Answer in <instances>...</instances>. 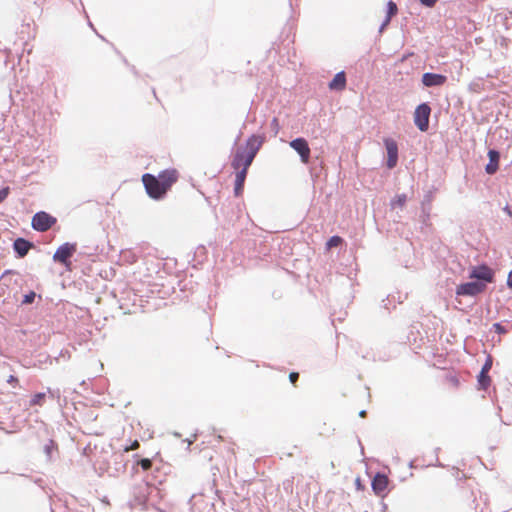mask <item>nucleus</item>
<instances>
[{
    "label": "nucleus",
    "instance_id": "f257e3e1",
    "mask_svg": "<svg viewBox=\"0 0 512 512\" xmlns=\"http://www.w3.org/2000/svg\"><path fill=\"white\" fill-rule=\"evenodd\" d=\"M178 179L179 172L175 168L163 170L157 176L150 173L142 175L146 193L154 200L163 199Z\"/></svg>",
    "mask_w": 512,
    "mask_h": 512
},
{
    "label": "nucleus",
    "instance_id": "f03ea898",
    "mask_svg": "<svg viewBox=\"0 0 512 512\" xmlns=\"http://www.w3.org/2000/svg\"><path fill=\"white\" fill-rule=\"evenodd\" d=\"M264 143V136L251 135L245 144V147L238 148L233 155L231 166L234 170L245 168L248 170L256 154Z\"/></svg>",
    "mask_w": 512,
    "mask_h": 512
},
{
    "label": "nucleus",
    "instance_id": "7ed1b4c3",
    "mask_svg": "<svg viewBox=\"0 0 512 512\" xmlns=\"http://www.w3.org/2000/svg\"><path fill=\"white\" fill-rule=\"evenodd\" d=\"M76 243L66 242L58 247L53 255V260L63 264L68 270H71V261L69 260L76 252Z\"/></svg>",
    "mask_w": 512,
    "mask_h": 512
},
{
    "label": "nucleus",
    "instance_id": "20e7f679",
    "mask_svg": "<svg viewBox=\"0 0 512 512\" xmlns=\"http://www.w3.org/2000/svg\"><path fill=\"white\" fill-rule=\"evenodd\" d=\"M431 108L428 104L423 103L417 106L414 112V123L418 129L425 132L429 128Z\"/></svg>",
    "mask_w": 512,
    "mask_h": 512
},
{
    "label": "nucleus",
    "instance_id": "39448f33",
    "mask_svg": "<svg viewBox=\"0 0 512 512\" xmlns=\"http://www.w3.org/2000/svg\"><path fill=\"white\" fill-rule=\"evenodd\" d=\"M56 218L48 214L47 212H37L32 218V227L39 232H45L49 230L55 223Z\"/></svg>",
    "mask_w": 512,
    "mask_h": 512
},
{
    "label": "nucleus",
    "instance_id": "423d86ee",
    "mask_svg": "<svg viewBox=\"0 0 512 512\" xmlns=\"http://www.w3.org/2000/svg\"><path fill=\"white\" fill-rule=\"evenodd\" d=\"M486 288L483 282H467L457 286L456 294L459 296H476Z\"/></svg>",
    "mask_w": 512,
    "mask_h": 512
},
{
    "label": "nucleus",
    "instance_id": "0eeeda50",
    "mask_svg": "<svg viewBox=\"0 0 512 512\" xmlns=\"http://www.w3.org/2000/svg\"><path fill=\"white\" fill-rule=\"evenodd\" d=\"M389 478L383 473H377L371 482L372 490L378 497L384 498L388 492Z\"/></svg>",
    "mask_w": 512,
    "mask_h": 512
},
{
    "label": "nucleus",
    "instance_id": "6e6552de",
    "mask_svg": "<svg viewBox=\"0 0 512 512\" xmlns=\"http://www.w3.org/2000/svg\"><path fill=\"white\" fill-rule=\"evenodd\" d=\"M290 146L300 155L301 161L304 164L309 163L311 151L306 139L296 138L290 142Z\"/></svg>",
    "mask_w": 512,
    "mask_h": 512
},
{
    "label": "nucleus",
    "instance_id": "1a4fd4ad",
    "mask_svg": "<svg viewBox=\"0 0 512 512\" xmlns=\"http://www.w3.org/2000/svg\"><path fill=\"white\" fill-rule=\"evenodd\" d=\"M384 145L387 151V167L393 169L398 162V145L391 138H385Z\"/></svg>",
    "mask_w": 512,
    "mask_h": 512
},
{
    "label": "nucleus",
    "instance_id": "9d476101",
    "mask_svg": "<svg viewBox=\"0 0 512 512\" xmlns=\"http://www.w3.org/2000/svg\"><path fill=\"white\" fill-rule=\"evenodd\" d=\"M469 277L472 279L482 280L486 283H491L494 279V273L488 266L481 265L473 267Z\"/></svg>",
    "mask_w": 512,
    "mask_h": 512
},
{
    "label": "nucleus",
    "instance_id": "9b49d317",
    "mask_svg": "<svg viewBox=\"0 0 512 512\" xmlns=\"http://www.w3.org/2000/svg\"><path fill=\"white\" fill-rule=\"evenodd\" d=\"M447 77L442 74L424 73L422 83L426 87L442 86L446 83Z\"/></svg>",
    "mask_w": 512,
    "mask_h": 512
},
{
    "label": "nucleus",
    "instance_id": "f8f14e48",
    "mask_svg": "<svg viewBox=\"0 0 512 512\" xmlns=\"http://www.w3.org/2000/svg\"><path fill=\"white\" fill-rule=\"evenodd\" d=\"M488 158H489V162L485 167V171L487 174L493 175L497 172V170L499 168L500 154L496 150H489Z\"/></svg>",
    "mask_w": 512,
    "mask_h": 512
},
{
    "label": "nucleus",
    "instance_id": "ddd939ff",
    "mask_svg": "<svg viewBox=\"0 0 512 512\" xmlns=\"http://www.w3.org/2000/svg\"><path fill=\"white\" fill-rule=\"evenodd\" d=\"M330 90L342 91L346 87V75L341 71L337 73L328 85Z\"/></svg>",
    "mask_w": 512,
    "mask_h": 512
},
{
    "label": "nucleus",
    "instance_id": "4468645a",
    "mask_svg": "<svg viewBox=\"0 0 512 512\" xmlns=\"http://www.w3.org/2000/svg\"><path fill=\"white\" fill-rule=\"evenodd\" d=\"M247 171L248 170H245V168H242L241 170H235L234 192L236 196H239L243 191Z\"/></svg>",
    "mask_w": 512,
    "mask_h": 512
},
{
    "label": "nucleus",
    "instance_id": "2eb2a0df",
    "mask_svg": "<svg viewBox=\"0 0 512 512\" xmlns=\"http://www.w3.org/2000/svg\"><path fill=\"white\" fill-rule=\"evenodd\" d=\"M13 247L20 257H24L31 248V243L23 238H18L14 241Z\"/></svg>",
    "mask_w": 512,
    "mask_h": 512
},
{
    "label": "nucleus",
    "instance_id": "dca6fc26",
    "mask_svg": "<svg viewBox=\"0 0 512 512\" xmlns=\"http://www.w3.org/2000/svg\"><path fill=\"white\" fill-rule=\"evenodd\" d=\"M46 400V394L39 392L32 396L30 400V407L34 406H42L45 403Z\"/></svg>",
    "mask_w": 512,
    "mask_h": 512
},
{
    "label": "nucleus",
    "instance_id": "f3484780",
    "mask_svg": "<svg viewBox=\"0 0 512 512\" xmlns=\"http://www.w3.org/2000/svg\"><path fill=\"white\" fill-rule=\"evenodd\" d=\"M491 384V378L488 373H484L480 371L478 375V385L482 389H487Z\"/></svg>",
    "mask_w": 512,
    "mask_h": 512
},
{
    "label": "nucleus",
    "instance_id": "a211bd4d",
    "mask_svg": "<svg viewBox=\"0 0 512 512\" xmlns=\"http://www.w3.org/2000/svg\"><path fill=\"white\" fill-rule=\"evenodd\" d=\"M387 6H388V11H387V17H386V20H385V22H384V24H383L384 26H385V25H387V24L390 22L391 18H392L394 15H396V14H397V12H398V8H397V5H396V3H395V2H393V1H389V2H388V4H387Z\"/></svg>",
    "mask_w": 512,
    "mask_h": 512
},
{
    "label": "nucleus",
    "instance_id": "6ab92c4d",
    "mask_svg": "<svg viewBox=\"0 0 512 512\" xmlns=\"http://www.w3.org/2000/svg\"><path fill=\"white\" fill-rule=\"evenodd\" d=\"M406 201H407V197L405 194L397 195L392 200L391 206H392V208H396V207L403 208L404 205L406 204Z\"/></svg>",
    "mask_w": 512,
    "mask_h": 512
},
{
    "label": "nucleus",
    "instance_id": "aec40b11",
    "mask_svg": "<svg viewBox=\"0 0 512 512\" xmlns=\"http://www.w3.org/2000/svg\"><path fill=\"white\" fill-rule=\"evenodd\" d=\"M342 243V238L339 236H332L327 242V248L338 247Z\"/></svg>",
    "mask_w": 512,
    "mask_h": 512
},
{
    "label": "nucleus",
    "instance_id": "412c9836",
    "mask_svg": "<svg viewBox=\"0 0 512 512\" xmlns=\"http://www.w3.org/2000/svg\"><path fill=\"white\" fill-rule=\"evenodd\" d=\"M138 465H140L144 471H148L152 467V461L148 458H143L138 462Z\"/></svg>",
    "mask_w": 512,
    "mask_h": 512
},
{
    "label": "nucleus",
    "instance_id": "4be33fe9",
    "mask_svg": "<svg viewBox=\"0 0 512 512\" xmlns=\"http://www.w3.org/2000/svg\"><path fill=\"white\" fill-rule=\"evenodd\" d=\"M491 368H492V358H491V356H488L482 369H481V372L489 373Z\"/></svg>",
    "mask_w": 512,
    "mask_h": 512
},
{
    "label": "nucleus",
    "instance_id": "5701e85b",
    "mask_svg": "<svg viewBox=\"0 0 512 512\" xmlns=\"http://www.w3.org/2000/svg\"><path fill=\"white\" fill-rule=\"evenodd\" d=\"M446 380L451 386H453L455 388H457L459 386V380H458L457 376H455V375H448Z\"/></svg>",
    "mask_w": 512,
    "mask_h": 512
},
{
    "label": "nucleus",
    "instance_id": "b1692460",
    "mask_svg": "<svg viewBox=\"0 0 512 512\" xmlns=\"http://www.w3.org/2000/svg\"><path fill=\"white\" fill-rule=\"evenodd\" d=\"M140 446L138 440H134L130 446L124 448V452H129L138 449Z\"/></svg>",
    "mask_w": 512,
    "mask_h": 512
},
{
    "label": "nucleus",
    "instance_id": "393cba45",
    "mask_svg": "<svg viewBox=\"0 0 512 512\" xmlns=\"http://www.w3.org/2000/svg\"><path fill=\"white\" fill-rule=\"evenodd\" d=\"M493 328H494L495 332H497L499 334H505L507 332L506 329L500 323H495L493 325Z\"/></svg>",
    "mask_w": 512,
    "mask_h": 512
},
{
    "label": "nucleus",
    "instance_id": "a878e982",
    "mask_svg": "<svg viewBox=\"0 0 512 512\" xmlns=\"http://www.w3.org/2000/svg\"><path fill=\"white\" fill-rule=\"evenodd\" d=\"M299 379V373L298 372H291L289 374V380L293 385H296V382Z\"/></svg>",
    "mask_w": 512,
    "mask_h": 512
},
{
    "label": "nucleus",
    "instance_id": "bb28decb",
    "mask_svg": "<svg viewBox=\"0 0 512 512\" xmlns=\"http://www.w3.org/2000/svg\"><path fill=\"white\" fill-rule=\"evenodd\" d=\"M420 3L426 7H434L437 0H420Z\"/></svg>",
    "mask_w": 512,
    "mask_h": 512
},
{
    "label": "nucleus",
    "instance_id": "cd10ccee",
    "mask_svg": "<svg viewBox=\"0 0 512 512\" xmlns=\"http://www.w3.org/2000/svg\"><path fill=\"white\" fill-rule=\"evenodd\" d=\"M271 126L273 127L274 129V132H275V135L278 134L279 132V121L277 118H273L272 121H271Z\"/></svg>",
    "mask_w": 512,
    "mask_h": 512
},
{
    "label": "nucleus",
    "instance_id": "c85d7f7f",
    "mask_svg": "<svg viewBox=\"0 0 512 512\" xmlns=\"http://www.w3.org/2000/svg\"><path fill=\"white\" fill-rule=\"evenodd\" d=\"M9 188L0 190V203L8 196Z\"/></svg>",
    "mask_w": 512,
    "mask_h": 512
},
{
    "label": "nucleus",
    "instance_id": "c756f323",
    "mask_svg": "<svg viewBox=\"0 0 512 512\" xmlns=\"http://www.w3.org/2000/svg\"><path fill=\"white\" fill-rule=\"evenodd\" d=\"M34 298H35V293L34 292H31L29 295H26L25 296V299H24V303H32L34 301Z\"/></svg>",
    "mask_w": 512,
    "mask_h": 512
},
{
    "label": "nucleus",
    "instance_id": "7c9ffc66",
    "mask_svg": "<svg viewBox=\"0 0 512 512\" xmlns=\"http://www.w3.org/2000/svg\"><path fill=\"white\" fill-rule=\"evenodd\" d=\"M355 485H356V488L358 490H363L364 489V486H363V484L361 482V479L359 477L356 478Z\"/></svg>",
    "mask_w": 512,
    "mask_h": 512
},
{
    "label": "nucleus",
    "instance_id": "2f4dec72",
    "mask_svg": "<svg viewBox=\"0 0 512 512\" xmlns=\"http://www.w3.org/2000/svg\"><path fill=\"white\" fill-rule=\"evenodd\" d=\"M7 382L10 383V384H17L18 383V378L13 376V375H10L9 378L7 379Z\"/></svg>",
    "mask_w": 512,
    "mask_h": 512
},
{
    "label": "nucleus",
    "instance_id": "473e14b6",
    "mask_svg": "<svg viewBox=\"0 0 512 512\" xmlns=\"http://www.w3.org/2000/svg\"><path fill=\"white\" fill-rule=\"evenodd\" d=\"M507 285L510 289H512V271L509 272L508 278H507Z\"/></svg>",
    "mask_w": 512,
    "mask_h": 512
},
{
    "label": "nucleus",
    "instance_id": "72a5a7b5",
    "mask_svg": "<svg viewBox=\"0 0 512 512\" xmlns=\"http://www.w3.org/2000/svg\"><path fill=\"white\" fill-rule=\"evenodd\" d=\"M365 415H366V412H365V411H362V412L360 413V416H361V417H364Z\"/></svg>",
    "mask_w": 512,
    "mask_h": 512
}]
</instances>
